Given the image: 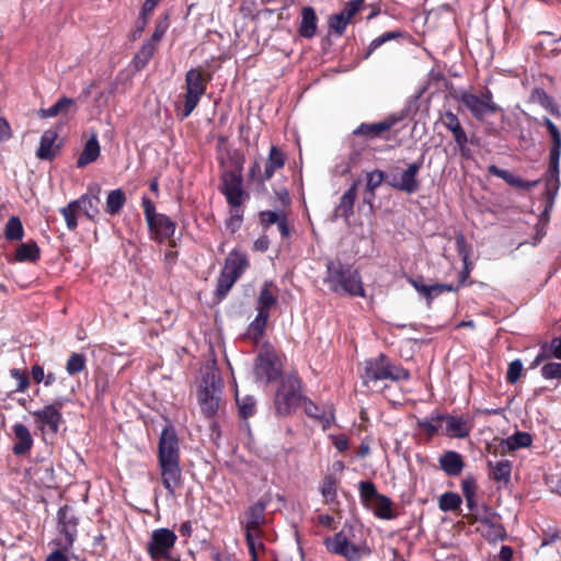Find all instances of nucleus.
Wrapping results in <instances>:
<instances>
[{"label":"nucleus","mask_w":561,"mask_h":561,"mask_svg":"<svg viewBox=\"0 0 561 561\" xmlns=\"http://www.w3.org/2000/svg\"><path fill=\"white\" fill-rule=\"evenodd\" d=\"M78 202L71 201L67 206L60 208V214L66 220L68 230L75 231L78 227L77 215L79 213Z\"/></svg>","instance_id":"obj_52"},{"label":"nucleus","mask_w":561,"mask_h":561,"mask_svg":"<svg viewBox=\"0 0 561 561\" xmlns=\"http://www.w3.org/2000/svg\"><path fill=\"white\" fill-rule=\"evenodd\" d=\"M160 472H161V481L165 490L170 495H174L175 491L183 485V477L182 469L180 467V461H163L158 462Z\"/></svg>","instance_id":"obj_21"},{"label":"nucleus","mask_w":561,"mask_h":561,"mask_svg":"<svg viewBox=\"0 0 561 561\" xmlns=\"http://www.w3.org/2000/svg\"><path fill=\"white\" fill-rule=\"evenodd\" d=\"M80 517L72 506L65 504L57 511V531L62 538L56 539L57 547L62 548L65 551L72 549L78 536V526Z\"/></svg>","instance_id":"obj_10"},{"label":"nucleus","mask_w":561,"mask_h":561,"mask_svg":"<svg viewBox=\"0 0 561 561\" xmlns=\"http://www.w3.org/2000/svg\"><path fill=\"white\" fill-rule=\"evenodd\" d=\"M58 135L54 129H47L43 133L36 157L39 160L51 161L58 152L59 147L55 146Z\"/></svg>","instance_id":"obj_30"},{"label":"nucleus","mask_w":561,"mask_h":561,"mask_svg":"<svg viewBox=\"0 0 561 561\" xmlns=\"http://www.w3.org/2000/svg\"><path fill=\"white\" fill-rule=\"evenodd\" d=\"M325 267L323 282L332 293L350 297L366 296L360 273L353 265L335 259L329 260Z\"/></svg>","instance_id":"obj_1"},{"label":"nucleus","mask_w":561,"mask_h":561,"mask_svg":"<svg viewBox=\"0 0 561 561\" xmlns=\"http://www.w3.org/2000/svg\"><path fill=\"white\" fill-rule=\"evenodd\" d=\"M12 430L16 439L12 447V453L15 456L28 454L34 444L30 430L22 423L14 424Z\"/></svg>","instance_id":"obj_27"},{"label":"nucleus","mask_w":561,"mask_h":561,"mask_svg":"<svg viewBox=\"0 0 561 561\" xmlns=\"http://www.w3.org/2000/svg\"><path fill=\"white\" fill-rule=\"evenodd\" d=\"M405 37V33L401 30H393L382 33L380 36L374 38L365 54V58H368L377 48L386 44L389 41H396Z\"/></svg>","instance_id":"obj_45"},{"label":"nucleus","mask_w":561,"mask_h":561,"mask_svg":"<svg viewBox=\"0 0 561 561\" xmlns=\"http://www.w3.org/2000/svg\"><path fill=\"white\" fill-rule=\"evenodd\" d=\"M265 510L266 502L260 500L250 505L243 516L240 517V525L244 529L249 553L253 556L254 561L256 560L255 538L263 537L262 526L265 524Z\"/></svg>","instance_id":"obj_6"},{"label":"nucleus","mask_w":561,"mask_h":561,"mask_svg":"<svg viewBox=\"0 0 561 561\" xmlns=\"http://www.w3.org/2000/svg\"><path fill=\"white\" fill-rule=\"evenodd\" d=\"M237 280V277L221 270L217 278V286L215 291L216 298L219 301L222 300L228 295V293L230 291V289L232 288Z\"/></svg>","instance_id":"obj_49"},{"label":"nucleus","mask_w":561,"mask_h":561,"mask_svg":"<svg viewBox=\"0 0 561 561\" xmlns=\"http://www.w3.org/2000/svg\"><path fill=\"white\" fill-rule=\"evenodd\" d=\"M277 291L278 288L272 280H265L256 299V311L271 316V309L278 302Z\"/></svg>","instance_id":"obj_23"},{"label":"nucleus","mask_w":561,"mask_h":561,"mask_svg":"<svg viewBox=\"0 0 561 561\" xmlns=\"http://www.w3.org/2000/svg\"><path fill=\"white\" fill-rule=\"evenodd\" d=\"M221 387L216 382L215 375L207 374L203 377L202 386L198 390V404L205 417L211 419L219 409Z\"/></svg>","instance_id":"obj_13"},{"label":"nucleus","mask_w":561,"mask_h":561,"mask_svg":"<svg viewBox=\"0 0 561 561\" xmlns=\"http://www.w3.org/2000/svg\"><path fill=\"white\" fill-rule=\"evenodd\" d=\"M386 179V173L381 170H374L367 173L366 191L369 194L364 198V203L371 206V199L375 197V190L379 187Z\"/></svg>","instance_id":"obj_46"},{"label":"nucleus","mask_w":561,"mask_h":561,"mask_svg":"<svg viewBox=\"0 0 561 561\" xmlns=\"http://www.w3.org/2000/svg\"><path fill=\"white\" fill-rule=\"evenodd\" d=\"M68 401L67 398L58 397L50 404L44 405L43 409L31 412L35 423L38 424V428L41 431L47 428L51 434H57L64 422L61 410Z\"/></svg>","instance_id":"obj_12"},{"label":"nucleus","mask_w":561,"mask_h":561,"mask_svg":"<svg viewBox=\"0 0 561 561\" xmlns=\"http://www.w3.org/2000/svg\"><path fill=\"white\" fill-rule=\"evenodd\" d=\"M483 527L482 534L488 541L504 540L507 536L504 526L490 517L478 519Z\"/></svg>","instance_id":"obj_38"},{"label":"nucleus","mask_w":561,"mask_h":561,"mask_svg":"<svg viewBox=\"0 0 561 561\" xmlns=\"http://www.w3.org/2000/svg\"><path fill=\"white\" fill-rule=\"evenodd\" d=\"M268 319L270 314L257 311L254 320L248 325L245 336L254 344H257L263 339Z\"/></svg>","instance_id":"obj_37"},{"label":"nucleus","mask_w":561,"mask_h":561,"mask_svg":"<svg viewBox=\"0 0 561 561\" xmlns=\"http://www.w3.org/2000/svg\"><path fill=\"white\" fill-rule=\"evenodd\" d=\"M100 192L101 188L99 186L89 187L85 194L75 199V202H78L79 210L91 221H95L100 214Z\"/></svg>","instance_id":"obj_22"},{"label":"nucleus","mask_w":561,"mask_h":561,"mask_svg":"<svg viewBox=\"0 0 561 561\" xmlns=\"http://www.w3.org/2000/svg\"><path fill=\"white\" fill-rule=\"evenodd\" d=\"M488 172L494 176H497V178L504 180L510 186L519 188V190H525V191L531 190L533 187L537 186L540 182L539 180L525 181L522 178L515 175L514 173H512L507 170L501 169L495 164L489 165Z\"/></svg>","instance_id":"obj_25"},{"label":"nucleus","mask_w":561,"mask_h":561,"mask_svg":"<svg viewBox=\"0 0 561 561\" xmlns=\"http://www.w3.org/2000/svg\"><path fill=\"white\" fill-rule=\"evenodd\" d=\"M523 363L520 359H514L510 363L507 371H506V381L511 385L516 383L523 374Z\"/></svg>","instance_id":"obj_59"},{"label":"nucleus","mask_w":561,"mask_h":561,"mask_svg":"<svg viewBox=\"0 0 561 561\" xmlns=\"http://www.w3.org/2000/svg\"><path fill=\"white\" fill-rule=\"evenodd\" d=\"M211 79V73L202 67L192 68L185 73L184 102L182 108L179 110L182 119L188 117L196 108Z\"/></svg>","instance_id":"obj_3"},{"label":"nucleus","mask_w":561,"mask_h":561,"mask_svg":"<svg viewBox=\"0 0 561 561\" xmlns=\"http://www.w3.org/2000/svg\"><path fill=\"white\" fill-rule=\"evenodd\" d=\"M460 102L470 111L471 115L479 122H482L488 114H495L503 110L493 101V94L485 90L481 95L470 92H463L460 95Z\"/></svg>","instance_id":"obj_14"},{"label":"nucleus","mask_w":561,"mask_h":561,"mask_svg":"<svg viewBox=\"0 0 561 561\" xmlns=\"http://www.w3.org/2000/svg\"><path fill=\"white\" fill-rule=\"evenodd\" d=\"M561 156V142L560 144H551L549 150V167L547 171L550 173H559V162Z\"/></svg>","instance_id":"obj_60"},{"label":"nucleus","mask_w":561,"mask_h":561,"mask_svg":"<svg viewBox=\"0 0 561 561\" xmlns=\"http://www.w3.org/2000/svg\"><path fill=\"white\" fill-rule=\"evenodd\" d=\"M230 216L226 220V227L231 233H234L241 228L243 221V209L242 206H230Z\"/></svg>","instance_id":"obj_55"},{"label":"nucleus","mask_w":561,"mask_h":561,"mask_svg":"<svg viewBox=\"0 0 561 561\" xmlns=\"http://www.w3.org/2000/svg\"><path fill=\"white\" fill-rule=\"evenodd\" d=\"M70 112H77L76 101L68 96H61L50 107L39 110L38 115L42 118H47L56 117L58 115H67Z\"/></svg>","instance_id":"obj_33"},{"label":"nucleus","mask_w":561,"mask_h":561,"mask_svg":"<svg viewBox=\"0 0 561 561\" xmlns=\"http://www.w3.org/2000/svg\"><path fill=\"white\" fill-rule=\"evenodd\" d=\"M440 122L446 129L453 134V138L459 149L460 156L465 159L471 158V150L468 147V144H473V140L468 138L458 116L451 111H446L440 115Z\"/></svg>","instance_id":"obj_17"},{"label":"nucleus","mask_w":561,"mask_h":561,"mask_svg":"<svg viewBox=\"0 0 561 561\" xmlns=\"http://www.w3.org/2000/svg\"><path fill=\"white\" fill-rule=\"evenodd\" d=\"M31 478L44 488H54L56 485L55 471L53 462L48 460H42L33 468L30 469Z\"/></svg>","instance_id":"obj_24"},{"label":"nucleus","mask_w":561,"mask_h":561,"mask_svg":"<svg viewBox=\"0 0 561 561\" xmlns=\"http://www.w3.org/2000/svg\"><path fill=\"white\" fill-rule=\"evenodd\" d=\"M10 377L16 381V387L8 393L12 397L16 392H26L31 385V378L26 370L20 368L10 369Z\"/></svg>","instance_id":"obj_48"},{"label":"nucleus","mask_w":561,"mask_h":561,"mask_svg":"<svg viewBox=\"0 0 561 561\" xmlns=\"http://www.w3.org/2000/svg\"><path fill=\"white\" fill-rule=\"evenodd\" d=\"M438 462L440 469L449 477H458L465 468L462 456L455 450L445 451L440 455Z\"/></svg>","instance_id":"obj_28"},{"label":"nucleus","mask_w":561,"mask_h":561,"mask_svg":"<svg viewBox=\"0 0 561 561\" xmlns=\"http://www.w3.org/2000/svg\"><path fill=\"white\" fill-rule=\"evenodd\" d=\"M219 192L229 206H242L249 194L243 190L242 164L234 170H225L220 175Z\"/></svg>","instance_id":"obj_11"},{"label":"nucleus","mask_w":561,"mask_h":561,"mask_svg":"<svg viewBox=\"0 0 561 561\" xmlns=\"http://www.w3.org/2000/svg\"><path fill=\"white\" fill-rule=\"evenodd\" d=\"M337 486L339 480L334 474H327L323 478L319 490L321 495L323 496L324 503H337Z\"/></svg>","instance_id":"obj_43"},{"label":"nucleus","mask_w":561,"mask_h":561,"mask_svg":"<svg viewBox=\"0 0 561 561\" xmlns=\"http://www.w3.org/2000/svg\"><path fill=\"white\" fill-rule=\"evenodd\" d=\"M455 242H456V250L459 254V256L461 257L462 262H467V261H470V245L468 244L465 236L459 232L456 238H455Z\"/></svg>","instance_id":"obj_64"},{"label":"nucleus","mask_w":561,"mask_h":561,"mask_svg":"<svg viewBox=\"0 0 561 561\" xmlns=\"http://www.w3.org/2000/svg\"><path fill=\"white\" fill-rule=\"evenodd\" d=\"M4 237L8 241H21L24 237V228L18 216H12L5 224Z\"/></svg>","instance_id":"obj_47"},{"label":"nucleus","mask_w":561,"mask_h":561,"mask_svg":"<svg viewBox=\"0 0 561 561\" xmlns=\"http://www.w3.org/2000/svg\"><path fill=\"white\" fill-rule=\"evenodd\" d=\"M285 215L284 211L264 210L259 214L260 224L264 230L270 228L274 224H278L282 217Z\"/></svg>","instance_id":"obj_58"},{"label":"nucleus","mask_w":561,"mask_h":561,"mask_svg":"<svg viewBox=\"0 0 561 561\" xmlns=\"http://www.w3.org/2000/svg\"><path fill=\"white\" fill-rule=\"evenodd\" d=\"M239 407V414L242 419H249L255 413V401L252 397H244L243 399L236 398Z\"/></svg>","instance_id":"obj_57"},{"label":"nucleus","mask_w":561,"mask_h":561,"mask_svg":"<svg viewBox=\"0 0 561 561\" xmlns=\"http://www.w3.org/2000/svg\"><path fill=\"white\" fill-rule=\"evenodd\" d=\"M437 423H446L445 435L451 438H466L470 435L472 425L468 416L443 414L435 416Z\"/></svg>","instance_id":"obj_19"},{"label":"nucleus","mask_w":561,"mask_h":561,"mask_svg":"<svg viewBox=\"0 0 561 561\" xmlns=\"http://www.w3.org/2000/svg\"><path fill=\"white\" fill-rule=\"evenodd\" d=\"M285 152L279 147L272 145L265 161L263 178L271 180L278 170L285 167Z\"/></svg>","instance_id":"obj_32"},{"label":"nucleus","mask_w":561,"mask_h":561,"mask_svg":"<svg viewBox=\"0 0 561 561\" xmlns=\"http://www.w3.org/2000/svg\"><path fill=\"white\" fill-rule=\"evenodd\" d=\"M301 380L297 374H289L282 378L274 397L275 412L279 416H288L301 403Z\"/></svg>","instance_id":"obj_4"},{"label":"nucleus","mask_w":561,"mask_h":561,"mask_svg":"<svg viewBox=\"0 0 561 561\" xmlns=\"http://www.w3.org/2000/svg\"><path fill=\"white\" fill-rule=\"evenodd\" d=\"M248 180L250 182H254L261 186H263L267 181H270L268 179L263 178V171L261 169V163L257 159H255L252 162V164L249 169Z\"/></svg>","instance_id":"obj_61"},{"label":"nucleus","mask_w":561,"mask_h":561,"mask_svg":"<svg viewBox=\"0 0 561 561\" xmlns=\"http://www.w3.org/2000/svg\"><path fill=\"white\" fill-rule=\"evenodd\" d=\"M541 376L542 378L550 379H560L561 380V363L550 362L545 364L541 367Z\"/></svg>","instance_id":"obj_62"},{"label":"nucleus","mask_w":561,"mask_h":561,"mask_svg":"<svg viewBox=\"0 0 561 561\" xmlns=\"http://www.w3.org/2000/svg\"><path fill=\"white\" fill-rule=\"evenodd\" d=\"M439 412H433L430 416L425 419H417L416 426L421 431H423L426 434L427 440L432 439L439 430V424L437 423V420H434L435 416H439Z\"/></svg>","instance_id":"obj_50"},{"label":"nucleus","mask_w":561,"mask_h":561,"mask_svg":"<svg viewBox=\"0 0 561 561\" xmlns=\"http://www.w3.org/2000/svg\"><path fill=\"white\" fill-rule=\"evenodd\" d=\"M180 440L175 427L167 424L159 437L158 443V462L180 461Z\"/></svg>","instance_id":"obj_16"},{"label":"nucleus","mask_w":561,"mask_h":561,"mask_svg":"<svg viewBox=\"0 0 561 561\" xmlns=\"http://www.w3.org/2000/svg\"><path fill=\"white\" fill-rule=\"evenodd\" d=\"M176 535L169 528H158L151 533L149 542L147 543V552L153 561L168 558L171 549L176 542Z\"/></svg>","instance_id":"obj_15"},{"label":"nucleus","mask_w":561,"mask_h":561,"mask_svg":"<svg viewBox=\"0 0 561 561\" xmlns=\"http://www.w3.org/2000/svg\"><path fill=\"white\" fill-rule=\"evenodd\" d=\"M560 188L559 173L546 172V190L545 197L546 202L552 204Z\"/></svg>","instance_id":"obj_51"},{"label":"nucleus","mask_w":561,"mask_h":561,"mask_svg":"<svg viewBox=\"0 0 561 561\" xmlns=\"http://www.w3.org/2000/svg\"><path fill=\"white\" fill-rule=\"evenodd\" d=\"M323 543L330 553L341 556L347 561H362L371 552L365 543L351 542L345 529L340 530L333 537L325 538Z\"/></svg>","instance_id":"obj_9"},{"label":"nucleus","mask_w":561,"mask_h":561,"mask_svg":"<svg viewBox=\"0 0 561 561\" xmlns=\"http://www.w3.org/2000/svg\"><path fill=\"white\" fill-rule=\"evenodd\" d=\"M101 148L98 140V135L92 136L84 144L83 150L77 160V168H84L88 164L94 162L100 157Z\"/></svg>","instance_id":"obj_36"},{"label":"nucleus","mask_w":561,"mask_h":561,"mask_svg":"<svg viewBox=\"0 0 561 561\" xmlns=\"http://www.w3.org/2000/svg\"><path fill=\"white\" fill-rule=\"evenodd\" d=\"M141 206L150 239L158 243L172 240L176 229L175 221L164 214L157 213L154 203L147 196H142Z\"/></svg>","instance_id":"obj_5"},{"label":"nucleus","mask_w":561,"mask_h":561,"mask_svg":"<svg viewBox=\"0 0 561 561\" xmlns=\"http://www.w3.org/2000/svg\"><path fill=\"white\" fill-rule=\"evenodd\" d=\"M359 181H355L350 188L342 195L339 205L334 210L335 217L348 220L354 214V204L357 197V186Z\"/></svg>","instance_id":"obj_29"},{"label":"nucleus","mask_w":561,"mask_h":561,"mask_svg":"<svg viewBox=\"0 0 561 561\" xmlns=\"http://www.w3.org/2000/svg\"><path fill=\"white\" fill-rule=\"evenodd\" d=\"M41 257V249L35 241L21 243L15 249L14 260L16 262L35 263Z\"/></svg>","instance_id":"obj_40"},{"label":"nucleus","mask_w":561,"mask_h":561,"mask_svg":"<svg viewBox=\"0 0 561 561\" xmlns=\"http://www.w3.org/2000/svg\"><path fill=\"white\" fill-rule=\"evenodd\" d=\"M87 367V358L81 353H72L66 363V370L70 376L83 371Z\"/></svg>","instance_id":"obj_53"},{"label":"nucleus","mask_w":561,"mask_h":561,"mask_svg":"<svg viewBox=\"0 0 561 561\" xmlns=\"http://www.w3.org/2000/svg\"><path fill=\"white\" fill-rule=\"evenodd\" d=\"M158 49V45L150 42L149 39L145 41L139 50L135 54L133 58V65L136 70H142L145 69L151 58L153 57L154 53Z\"/></svg>","instance_id":"obj_41"},{"label":"nucleus","mask_w":561,"mask_h":561,"mask_svg":"<svg viewBox=\"0 0 561 561\" xmlns=\"http://www.w3.org/2000/svg\"><path fill=\"white\" fill-rule=\"evenodd\" d=\"M358 491L363 505L371 510L375 516L380 519H392L396 517L391 499L378 493L376 485L371 481H360Z\"/></svg>","instance_id":"obj_7"},{"label":"nucleus","mask_w":561,"mask_h":561,"mask_svg":"<svg viewBox=\"0 0 561 561\" xmlns=\"http://www.w3.org/2000/svg\"><path fill=\"white\" fill-rule=\"evenodd\" d=\"M410 378L411 374L407 368L400 364H393L383 353H380L377 357L366 359L364 363V373L362 374L364 385L386 379L401 381Z\"/></svg>","instance_id":"obj_2"},{"label":"nucleus","mask_w":561,"mask_h":561,"mask_svg":"<svg viewBox=\"0 0 561 561\" xmlns=\"http://www.w3.org/2000/svg\"><path fill=\"white\" fill-rule=\"evenodd\" d=\"M126 203V196L122 188L112 190L106 197L105 211L108 215H117Z\"/></svg>","instance_id":"obj_44"},{"label":"nucleus","mask_w":561,"mask_h":561,"mask_svg":"<svg viewBox=\"0 0 561 561\" xmlns=\"http://www.w3.org/2000/svg\"><path fill=\"white\" fill-rule=\"evenodd\" d=\"M409 284L413 286V288L420 293L425 299L428 306L432 305V296H431V285H425L423 283V277L409 278Z\"/></svg>","instance_id":"obj_63"},{"label":"nucleus","mask_w":561,"mask_h":561,"mask_svg":"<svg viewBox=\"0 0 561 561\" xmlns=\"http://www.w3.org/2000/svg\"><path fill=\"white\" fill-rule=\"evenodd\" d=\"M533 443V437L527 432H516L512 436L501 439L500 445L502 447V451H514L519 448L529 447Z\"/></svg>","instance_id":"obj_39"},{"label":"nucleus","mask_w":561,"mask_h":561,"mask_svg":"<svg viewBox=\"0 0 561 561\" xmlns=\"http://www.w3.org/2000/svg\"><path fill=\"white\" fill-rule=\"evenodd\" d=\"M283 374V362L276 350L268 343H264L255 358L254 375L257 380L273 382Z\"/></svg>","instance_id":"obj_8"},{"label":"nucleus","mask_w":561,"mask_h":561,"mask_svg":"<svg viewBox=\"0 0 561 561\" xmlns=\"http://www.w3.org/2000/svg\"><path fill=\"white\" fill-rule=\"evenodd\" d=\"M461 497L459 494L454 492H445L440 495L438 506L443 512H453L460 507Z\"/></svg>","instance_id":"obj_54"},{"label":"nucleus","mask_w":561,"mask_h":561,"mask_svg":"<svg viewBox=\"0 0 561 561\" xmlns=\"http://www.w3.org/2000/svg\"><path fill=\"white\" fill-rule=\"evenodd\" d=\"M304 408L305 413L318 421L323 425V427H329L331 424V419L333 417L331 412H328L324 408L319 407L312 400L307 397H304L300 403Z\"/></svg>","instance_id":"obj_35"},{"label":"nucleus","mask_w":561,"mask_h":561,"mask_svg":"<svg viewBox=\"0 0 561 561\" xmlns=\"http://www.w3.org/2000/svg\"><path fill=\"white\" fill-rule=\"evenodd\" d=\"M488 467L491 469L490 477L499 484V488H506L511 482L512 461L503 459L493 463L488 461Z\"/></svg>","instance_id":"obj_34"},{"label":"nucleus","mask_w":561,"mask_h":561,"mask_svg":"<svg viewBox=\"0 0 561 561\" xmlns=\"http://www.w3.org/2000/svg\"><path fill=\"white\" fill-rule=\"evenodd\" d=\"M298 34L304 38H312L318 31V16L312 7H304L300 13Z\"/></svg>","instance_id":"obj_31"},{"label":"nucleus","mask_w":561,"mask_h":561,"mask_svg":"<svg viewBox=\"0 0 561 561\" xmlns=\"http://www.w3.org/2000/svg\"><path fill=\"white\" fill-rule=\"evenodd\" d=\"M530 101L541 105L549 111L552 115L560 117L561 113L553 98L550 96L543 89L535 88L530 93Z\"/></svg>","instance_id":"obj_42"},{"label":"nucleus","mask_w":561,"mask_h":561,"mask_svg":"<svg viewBox=\"0 0 561 561\" xmlns=\"http://www.w3.org/2000/svg\"><path fill=\"white\" fill-rule=\"evenodd\" d=\"M424 156H421L419 160L411 163L401 174L400 179L392 178L388 183L393 188L413 194L420 188V181L417 179L419 172L422 169Z\"/></svg>","instance_id":"obj_18"},{"label":"nucleus","mask_w":561,"mask_h":561,"mask_svg":"<svg viewBox=\"0 0 561 561\" xmlns=\"http://www.w3.org/2000/svg\"><path fill=\"white\" fill-rule=\"evenodd\" d=\"M249 266L250 262L248 255L244 252L233 249L226 257L222 271L239 279Z\"/></svg>","instance_id":"obj_26"},{"label":"nucleus","mask_w":561,"mask_h":561,"mask_svg":"<svg viewBox=\"0 0 561 561\" xmlns=\"http://www.w3.org/2000/svg\"><path fill=\"white\" fill-rule=\"evenodd\" d=\"M399 122V118L394 116H388L381 122L368 124V123H362L354 131L353 135L355 136H363L367 139H376L381 138L389 140L390 137L386 135L397 123Z\"/></svg>","instance_id":"obj_20"},{"label":"nucleus","mask_w":561,"mask_h":561,"mask_svg":"<svg viewBox=\"0 0 561 561\" xmlns=\"http://www.w3.org/2000/svg\"><path fill=\"white\" fill-rule=\"evenodd\" d=\"M351 23L341 12L332 14L329 18V27L336 34L337 36H342L347 25Z\"/></svg>","instance_id":"obj_56"}]
</instances>
